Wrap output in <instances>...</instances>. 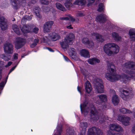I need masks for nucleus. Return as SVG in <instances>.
Returning a JSON list of instances; mask_svg holds the SVG:
<instances>
[{
	"instance_id": "1",
	"label": "nucleus",
	"mask_w": 135,
	"mask_h": 135,
	"mask_svg": "<svg viewBox=\"0 0 135 135\" xmlns=\"http://www.w3.org/2000/svg\"><path fill=\"white\" fill-rule=\"evenodd\" d=\"M119 49L120 47L118 45L112 42L106 44L103 47L104 52L109 56H113L119 52Z\"/></svg>"
},
{
	"instance_id": "2",
	"label": "nucleus",
	"mask_w": 135,
	"mask_h": 135,
	"mask_svg": "<svg viewBox=\"0 0 135 135\" xmlns=\"http://www.w3.org/2000/svg\"><path fill=\"white\" fill-rule=\"evenodd\" d=\"M107 63L109 71V72L106 73L105 77L108 80L111 82L117 80L120 77V76L118 75H116L114 71L115 66L114 64L108 61H107Z\"/></svg>"
},
{
	"instance_id": "3",
	"label": "nucleus",
	"mask_w": 135,
	"mask_h": 135,
	"mask_svg": "<svg viewBox=\"0 0 135 135\" xmlns=\"http://www.w3.org/2000/svg\"><path fill=\"white\" fill-rule=\"evenodd\" d=\"M90 113V118L93 120H97L100 118L101 120H100V122L102 123H103L106 119L104 115L99 113L94 107L91 108Z\"/></svg>"
},
{
	"instance_id": "4",
	"label": "nucleus",
	"mask_w": 135,
	"mask_h": 135,
	"mask_svg": "<svg viewBox=\"0 0 135 135\" xmlns=\"http://www.w3.org/2000/svg\"><path fill=\"white\" fill-rule=\"evenodd\" d=\"M74 39V36L73 34L70 33L65 38L64 41L60 42L62 48L65 50L69 47V44H71Z\"/></svg>"
},
{
	"instance_id": "5",
	"label": "nucleus",
	"mask_w": 135,
	"mask_h": 135,
	"mask_svg": "<svg viewBox=\"0 0 135 135\" xmlns=\"http://www.w3.org/2000/svg\"><path fill=\"white\" fill-rule=\"evenodd\" d=\"M110 128L112 131H108V135H122L121 134L115 133L113 131L117 132H122L123 131L122 128L119 125L115 123L110 124L109 126Z\"/></svg>"
},
{
	"instance_id": "6",
	"label": "nucleus",
	"mask_w": 135,
	"mask_h": 135,
	"mask_svg": "<svg viewBox=\"0 0 135 135\" xmlns=\"http://www.w3.org/2000/svg\"><path fill=\"white\" fill-rule=\"evenodd\" d=\"M102 80L98 79L94 83L95 89L98 93H102L104 92V87Z\"/></svg>"
},
{
	"instance_id": "7",
	"label": "nucleus",
	"mask_w": 135,
	"mask_h": 135,
	"mask_svg": "<svg viewBox=\"0 0 135 135\" xmlns=\"http://www.w3.org/2000/svg\"><path fill=\"white\" fill-rule=\"evenodd\" d=\"M13 8L16 9L18 8L21 5L25 7L26 4L25 0H11Z\"/></svg>"
},
{
	"instance_id": "8",
	"label": "nucleus",
	"mask_w": 135,
	"mask_h": 135,
	"mask_svg": "<svg viewBox=\"0 0 135 135\" xmlns=\"http://www.w3.org/2000/svg\"><path fill=\"white\" fill-rule=\"evenodd\" d=\"M88 135H102L103 132L99 128L93 127L88 129Z\"/></svg>"
},
{
	"instance_id": "9",
	"label": "nucleus",
	"mask_w": 135,
	"mask_h": 135,
	"mask_svg": "<svg viewBox=\"0 0 135 135\" xmlns=\"http://www.w3.org/2000/svg\"><path fill=\"white\" fill-rule=\"evenodd\" d=\"M5 52L8 54H11L13 52L12 45L9 42H7L4 45L3 47Z\"/></svg>"
},
{
	"instance_id": "10",
	"label": "nucleus",
	"mask_w": 135,
	"mask_h": 135,
	"mask_svg": "<svg viewBox=\"0 0 135 135\" xmlns=\"http://www.w3.org/2000/svg\"><path fill=\"white\" fill-rule=\"evenodd\" d=\"M25 42L26 40L20 37L17 38L15 43L16 48L17 49L21 48L25 44Z\"/></svg>"
},
{
	"instance_id": "11",
	"label": "nucleus",
	"mask_w": 135,
	"mask_h": 135,
	"mask_svg": "<svg viewBox=\"0 0 135 135\" xmlns=\"http://www.w3.org/2000/svg\"><path fill=\"white\" fill-rule=\"evenodd\" d=\"M120 96L125 100H127L129 97V93L127 90L120 89H119Z\"/></svg>"
},
{
	"instance_id": "12",
	"label": "nucleus",
	"mask_w": 135,
	"mask_h": 135,
	"mask_svg": "<svg viewBox=\"0 0 135 135\" xmlns=\"http://www.w3.org/2000/svg\"><path fill=\"white\" fill-rule=\"evenodd\" d=\"M54 23L53 22L50 21L45 23L44 25V32H50L52 26Z\"/></svg>"
},
{
	"instance_id": "13",
	"label": "nucleus",
	"mask_w": 135,
	"mask_h": 135,
	"mask_svg": "<svg viewBox=\"0 0 135 135\" xmlns=\"http://www.w3.org/2000/svg\"><path fill=\"white\" fill-rule=\"evenodd\" d=\"M0 27L2 30H4L7 28L6 20L3 17H0Z\"/></svg>"
},
{
	"instance_id": "14",
	"label": "nucleus",
	"mask_w": 135,
	"mask_h": 135,
	"mask_svg": "<svg viewBox=\"0 0 135 135\" xmlns=\"http://www.w3.org/2000/svg\"><path fill=\"white\" fill-rule=\"evenodd\" d=\"M83 43L86 45L87 47L90 49H93L94 47V43L91 41L89 40L87 38H83L82 40Z\"/></svg>"
},
{
	"instance_id": "15",
	"label": "nucleus",
	"mask_w": 135,
	"mask_h": 135,
	"mask_svg": "<svg viewBox=\"0 0 135 135\" xmlns=\"http://www.w3.org/2000/svg\"><path fill=\"white\" fill-rule=\"evenodd\" d=\"M88 104L87 101L86 100L84 102L83 104H81L80 106L81 110L82 113L84 112L86 115L89 110V108L87 107V106Z\"/></svg>"
},
{
	"instance_id": "16",
	"label": "nucleus",
	"mask_w": 135,
	"mask_h": 135,
	"mask_svg": "<svg viewBox=\"0 0 135 135\" xmlns=\"http://www.w3.org/2000/svg\"><path fill=\"white\" fill-rule=\"evenodd\" d=\"M107 18V16L104 14H101L98 16L96 17V20L101 23L105 22Z\"/></svg>"
},
{
	"instance_id": "17",
	"label": "nucleus",
	"mask_w": 135,
	"mask_h": 135,
	"mask_svg": "<svg viewBox=\"0 0 135 135\" xmlns=\"http://www.w3.org/2000/svg\"><path fill=\"white\" fill-rule=\"evenodd\" d=\"M91 37L94 39L95 38L98 41L103 42L104 41L103 37L97 33H93L92 34Z\"/></svg>"
},
{
	"instance_id": "18",
	"label": "nucleus",
	"mask_w": 135,
	"mask_h": 135,
	"mask_svg": "<svg viewBox=\"0 0 135 135\" xmlns=\"http://www.w3.org/2000/svg\"><path fill=\"white\" fill-rule=\"evenodd\" d=\"M124 65L125 67L127 69L135 70V64L132 61H129L126 62Z\"/></svg>"
},
{
	"instance_id": "19",
	"label": "nucleus",
	"mask_w": 135,
	"mask_h": 135,
	"mask_svg": "<svg viewBox=\"0 0 135 135\" xmlns=\"http://www.w3.org/2000/svg\"><path fill=\"white\" fill-rule=\"evenodd\" d=\"M80 54L82 56L86 58L90 57L89 53L88 50L85 49H83L80 50Z\"/></svg>"
},
{
	"instance_id": "20",
	"label": "nucleus",
	"mask_w": 135,
	"mask_h": 135,
	"mask_svg": "<svg viewBox=\"0 0 135 135\" xmlns=\"http://www.w3.org/2000/svg\"><path fill=\"white\" fill-rule=\"evenodd\" d=\"M130 38L132 41H135V28L131 29L129 31Z\"/></svg>"
},
{
	"instance_id": "21",
	"label": "nucleus",
	"mask_w": 135,
	"mask_h": 135,
	"mask_svg": "<svg viewBox=\"0 0 135 135\" xmlns=\"http://www.w3.org/2000/svg\"><path fill=\"white\" fill-rule=\"evenodd\" d=\"M22 32L25 34L28 33L31 31V27L28 25H24L21 28Z\"/></svg>"
},
{
	"instance_id": "22",
	"label": "nucleus",
	"mask_w": 135,
	"mask_h": 135,
	"mask_svg": "<svg viewBox=\"0 0 135 135\" xmlns=\"http://www.w3.org/2000/svg\"><path fill=\"white\" fill-rule=\"evenodd\" d=\"M49 37L53 41H56L59 38L60 36L58 34L53 32L50 33L49 35Z\"/></svg>"
},
{
	"instance_id": "23",
	"label": "nucleus",
	"mask_w": 135,
	"mask_h": 135,
	"mask_svg": "<svg viewBox=\"0 0 135 135\" xmlns=\"http://www.w3.org/2000/svg\"><path fill=\"white\" fill-rule=\"evenodd\" d=\"M69 56L71 57L72 59L75 58L76 56V53L75 49L73 48H70L68 52Z\"/></svg>"
},
{
	"instance_id": "24",
	"label": "nucleus",
	"mask_w": 135,
	"mask_h": 135,
	"mask_svg": "<svg viewBox=\"0 0 135 135\" xmlns=\"http://www.w3.org/2000/svg\"><path fill=\"white\" fill-rule=\"evenodd\" d=\"M112 37L116 41H120L122 40L121 37L117 33L113 32L112 33Z\"/></svg>"
},
{
	"instance_id": "25",
	"label": "nucleus",
	"mask_w": 135,
	"mask_h": 135,
	"mask_svg": "<svg viewBox=\"0 0 135 135\" xmlns=\"http://www.w3.org/2000/svg\"><path fill=\"white\" fill-rule=\"evenodd\" d=\"M12 29L17 34L19 35H20L21 32L20 28L16 24H14L13 25Z\"/></svg>"
},
{
	"instance_id": "26",
	"label": "nucleus",
	"mask_w": 135,
	"mask_h": 135,
	"mask_svg": "<svg viewBox=\"0 0 135 135\" xmlns=\"http://www.w3.org/2000/svg\"><path fill=\"white\" fill-rule=\"evenodd\" d=\"M86 90L88 93H89L92 90L91 84L89 81H87L85 84Z\"/></svg>"
},
{
	"instance_id": "27",
	"label": "nucleus",
	"mask_w": 135,
	"mask_h": 135,
	"mask_svg": "<svg viewBox=\"0 0 135 135\" xmlns=\"http://www.w3.org/2000/svg\"><path fill=\"white\" fill-rule=\"evenodd\" d=\"M60 19L61 20L70 21L72 22H74L75 21V19L69 15H68L66 17H61L60 18Z\"/></svg>"
},
{
	"instance_id": "28",
	"label": "nucleus",
	"mask_w": 135,
	"mask_h": 135,
	"mask_svg": "<svg viewBox=\"0 0 135 135\" xmlns=\"http://www.w3.org/2000/svg\"><path fill=\"white\" fill-rule=\"evenodd\" d=\"M112 101L114 105H116L119 103V100L117 95H114L112 97Z\"/></svg>"
},
{
	"instance_id": "29",
	"label": "nucleus",
	"mask_w": 135,
	"mask_h": 135,
	"mask_svg": "<svg viewBox=\"0 0 135 135\" xmlns=\"http://www.w3.org/2000/svg\"><path fill=\"white\" fill-rule=\"evenodd\" d=\"M61 2L63 0H57ZM73 0H66L65 2L64 3L66 7L68 8H69L70 7H72L73 4L71 3V2Z\"/></svg>"
},
{
	"instance_id": "30",
	"label": "nucleus",
	"mask_w": 135,
	"mask_h": 135,
	"mask_svg": "<svg viewBox=\"0 0 135 135\" xmlns=\"http://www.w3.org/2000/svg\"><path fill=\"white\" fill-rule=\"evenodd\" d=\"M126 73L131 75V78L135 80V71L131 70H126Z\"/></svg>"
},
{
	"instance_id": "31",
	"label": "nucleus",
	"mask_w": 135,
	"mask_h": 135,
	"mask_svg": "<svg viewBox=\"0 0 135 135\" xmlns=\"http://www.w3.org/2000/svg\"><path fill=\"white\" fill-rule=\"evenodd\" d=\"M66 135H75V133L72 128L69 127L66 130Z\"/></svg>"
},
{
	"instance_id": "32",
	"label": "nucleus",
	"mask_w": 135,
	"mask_h": 135,
	"mask_svg": "<svg viewBox=\"0 0 135 135\" xmlns=\"http://www.w3.org/2000/svg\"><path fill=\"white\" fill-rule=\"evenodd\" d=\"M130 118L129 117H124L122 121V123L124 125L127 126L129 125Z\"/></svg>"
},
{
	"instance_id": "33",
	"label": "nucleus",
	"mask_w": 135,
	"mask_h": 135,
	"mask_svg": "<svg viewBox=\"0 0 135 135\" xmlns=\"http://www.w3.org/2000/svg\"><path fill=\"white\" fill-rule=\"evenodd\" d=\"M56 8L61 11H65L66 10L65 8L61 4L59 3H57L56 4Z\"/></svg>"
},
{
	"instance_id": "34",
	"label": "nucleus",
	"mask_w": 135,
	"mask_h": 135,
	"mask_svg": "<svg viewBox=\"0 0 135 135\" xmlns=\"http://www.w3.org/2000/svg\"><path fill=\"white\" fill-rule=\"evenodd\" d=\"M62 125L60 124L58 125L57 128V132L55 133L54 135H60L61 134V132H62Z\"/></svg>"
},
{
	"instance_id": "35",
	"label": "nucleus",
	"mask_w": 135,
	"mask_h": 135,
	"mask_svg": "<svg viewBox=\"0 0 135 135\" xmlns=\"http://www.w3.org/2000/svg\"><path fill=\"white\" fill-rule=\"evenodd\" d=\"M104 9L105 6L104 4L101 3L99 4L97 10L98 12H102L104 10Z\"/></svg>"
},
{
	"instance_id": "36",
	"label": "nucleus",
	"mask_w": 135,
	"mask_h": 135,
	"mask_svg": "<svg viewBox=\"0 0 135 135\" xmlns=\"http://www.w3.org/2000/svg\"><path fill=\"white\" fill-rule=\"evenodd\" d=\"M33 11H34L36 15L39 18H40V15L39 12L40 9L38 7H35L33 8Z\"/></svg>"
},
{
	"instance_id": "37",
	"label": "nucleus",
	"mask_w": 135,
	"mask_h": 135,
	"mask_svg": "<svg viewBox=\"0 0 135 135\" xmlns=\"http://www.w3.org/2000/svg\"><path fill=\"white\" fill-rule=\"evenodd\" d=\"M120 111L121 112L124 114L132 113V112L131 110L124 108L120 109Z\"/></svg>"
},
{
	"instance_id": "38",
	"label": "nucleus",
	"mask_w": 135,
	"mask_h": 135,
	"mask_svg": "<svg viewBox=\"0 0 135 135\" xmlns=\"http://www.w3.org/2000/svg\"><path fill=\"white\" fill-rule=\"evenodd\" d=\"M88 62L90 64L94 65L100 62L99 60H88Z\"/></svg>"
},
{
	"instance_id": "39",
	"label": "nucleus",
	"mask_w": 135,
	"mask_h": 135,
	"mask_svg": "<svg viewBox=\"0 0 135 135\" xmlns=\"http://www.w3.org/2000/svg\"><path fill=\"white\" fill-rule=\"evenodd\" d=\"M101 100L102 102L106 101L107 100V97L104 94H101L98 95Z\"/></svg>"
},
{
	"instance_id": "40",
	"label": "nucleus",
	"mask_w": 135,
	"mask_h": 135,
	"mask_svg": "<svg viewBox=\"0 0 135 135\" xmlns=\"http://www.w3.org/2000/svg\"><path fill=\"white\" fill-rule=\"evenodd\" d=\"M38 39L37 38H36L35 39L33 43L30 45V47L31 48H33L35 46L37 45V44L38 43Z\"/></svg>"
},
{
	"instance_id": "41",
	"label": "nucleus",
	"mask_w": 135,
	"mask_h": 135,
	"mask_svg": "<svg viewBox=\"0 0 135 135\" xmlns=\"http://www.w3.org/2000/svg\"><path fill=\"white\" fill-rule=\"evenodd\" d=\"M80 126L82 129H86L87 126V123L86 122H82L81 121L80 122Z\"/></svg>"
},
{
	"instance_id": "42",
	"label": "nucleus",
	"mask_w": 135,
	"mask_h": 135,
	"mask_svg": "<svg viewBox=\"0 0 135 135\" xmlns=\"http://www.w3.org/2000/svg\"><path fill=\"white\" fill-rule=\"evenodd\" d=\"M31 19V17L29 16H24L21 20V22L25 21L26 20L30 21Z\"/></svg>"
},
{
	"instance_id": "43",
	"label": "nucleus",
	"mask_w": 135,
	"mask_h": 135,
	"mask_svg": "<svg viewBox=\"0 0 135 135\" xmlns=\"http://www.w3.org/2000/svg\"><path fill=\"white\" fill-rule=\"evenodd\" d=\"M81 73L85 76H86L88 75V71L84 69L80 68V70Z\"/></svg>"
},
{
	"instance_id": "44",
	"label": "nucleus",
	"mask_w": 135,
	"mask_h": 135,
	"mask_svg": "<svg viewBox=\"0 0 135 135\" xmlns=\"http://www.w3.org/2000/svg\"><path fill=\"white\" fill-rule=\"evenodd\" d=\"M45 9H46L47 10H44V11L45 12H47L48 11V10H49L50 11H51L54 14V13L56 11L54 9V8L52 7H51V8L49 9V8L48 7H46V8Z\"/></svg>"
},
{
	"instance_id": "45",
	"label": "nucleus",
	"mask_w": 135,
	"mask_h": 135,
	"mask_svg": "<svg viewBox=\"0 0 135 135\" xmlns=\"http://www.w3.org/2000/svg\"><path fill=\"white\" fill-rule=\"evenodd\" d=\"M95 1V0H88V3L87 5V6L89 7L91 6Z\"/></svg>"
},
{
	"instance_id": "46",
	"label": "nucleus",
	"mask_w": 135,
	"mask_h": 135,
	"mask_svg": "<svg viewBox=\"0 0 135 135\" xmlns=\"http://www.w3.org/2000/svg\"><path fill=\"white\" fill-rule=\"evenodd\" d=\"M76 16L78 17H81L84 16V14L83 12H78L76 14Z\"/></svg>"
},
{
	"instance_id": "47",
	"label": "nucleus",
	"mask_w": 135,
	"mask_h": 135,
	"mask_svg": "<svg viewBox=\"0 0 135 135\" xmlns=\"http://www.w3.org/2000/svg\"><path fill=\"white\" fill-rule=\"evenodd\" d=\"M124 117H124L122 115H119L118 116L117 119L118 121L122 122Z\"/></svg>"
},
{
	"instance_id": "48",
	"label": "nucleus",
	"mask_w": 135,
	"mask_h": 135,
	"mask_svg": "<svg viewBox=\"0 0 135 135\" xmlns=\"http://www.w3.org/2000/svg\"><path fill=\"white\" fill-rule=\"evenodd\" d=\"M86 1L85 0H80V5L83 6L86 3Z\"/></svg>"
},
{
	"instance_id": "49",
	"label": "nucleus",
	"mask_w": 135,
	"mask_h": 135,
	"mask_svg": "<svg viewBox=\"0 0 135 135\" xmlns=\"http://www.w3.org/2000/svg\"><path fill=\"white\" fill-rule=\"evenodd\" d=\"M40 1L42 4L47 5L49 4V2L46 0H40Z\"/></svg>"
},
{
	"instance_id": "50",
	"label": "nucleus",
	"mask_w": 135,
	"mask_h": 135,
	"mask_svg": "<svg viewBox=\"0 0 135 135\" xmlns=\"http://www.w3.org/2000/svg\"><path fill=\"white\" fill-rule=\"evenodd\" d=\"M107 28H113L114 27V25L111 23H109L108 24V26H107Z\"/></svg>"
},
{
	"instance_id": "51",
	"label": "nucleus",
	"mask_w": 135,
	"mask_h": 135,
	"mask_svg": "<svg viewBox=\"0 0 135 135\" xmlns=\"http://www.w3.org/2000/svg\"><path fill=\"white\" fill-rule=\"evenodd\" d=\"M1 58L3 59H6L7 58V56L4 54H2L0 55Z\"/></svg>"
},
{
	"instance_id": "52",
	"label": "nucleus",
	"mask_w": 135,
	"mask_h": 135,
	"mask_svg": "<svg viewBox=\"0 0 135 135\" xmlns=\"http://www.w3.org/2000/svg\"><path fill=\"white\" fill-rule=\"evenodd\" d=\"M73 4L80 5V0H77L75 1L73 3Z\"/></svg>"
},
{
	"instance_id": "53",
	"label": "nucleus",
	"mask_w": 135,
	"mask_h": 135,
	"mask_svg": "<svg viewBox=\"0 0 135 135\" xmlns=\"http://www.w3.org/2000/svg\"><path fill=\"white\" fill-rule=\"evenodd\" d=\"M86 131V129H82L80 132V135H85Z\"/></svg>"
},
{
	"instance_id": "54",
	"label": "nucleus",
	"mask_w": 135,
	"mask_h": 135,
	"mask_svg": "<svg viewBox=\"0 0 135 135\" xmlns=\"http://www.w3.org/2000/svg\"><path fill=\"white\" fill-rule=\"evenodd\" d=\"M18 55L17 53H15L13 55V59H17L18 58Z\"/></svg>"
},
{
	"instance_id": "55",
	"label": "nucleus",
	"mask_w": 135,
	"mask_h": 135,
	"mask_svg": "<svg viewBox=\"0 0 135 135\" xmlns=\"http://www.w3.org/2000/svg\"><path fill=\"white\" fill-rule=\"evenodd\" d=\"M38 30V28L37 27H36L34 28V29H33V31L34 33H37Z\"/></svg>"
},
{
	"instance_id": "56",
	"label": "nucleus",
	"mask_w": 135,
	"mask_h": 135,
	"mask_svg": "<svg viewBox=\"0 0 135 135\" xmlns=\"http://www.w3.org/2000/svg\"><path fill=\"white\" fill-rule=\"evenodd\" d=\"M17 66V65H16V66H13V67L9 71V72L8 74V75L11 73V72L13 71L15 68H16V67Z\"/></svg>"
},
{
	"instance_id": "57",
	"label": "nucleus",
	"mask_w": 135,
	"mask_h": 135,
	"mask_svg": "<svg viewBox=\"0 0 135 135\" xmlns=\"http://www.w3.org/2000/svg\"><path fill=\"white\" fill-rule=\"evenodd\" d=\"M131 131L133 133H135V124L132 127V129L131 130Z\"/></svg>"
},
{
	"instance_id": "58",
	"label": "nucleus",
	"mask_w": 135,
	"mask_h": 135,
	"mask_svg": "<svg viewBox=\"0 0 135 135\" xmlns=\"http://www.w3.org/2000/svg\"><path fill=\"white\" fill-rule=\"evenodd\" d=\"M61 57L62 58H63L64 59H68L65 55H64L61 54Z\"/></svg>"
},
{
	"instance_id": "59",
	"label": "nucleus",
	"mask_w": 135,
	"mask_h": 135,
	"mask_svg": "<svg viewBox=\"0 0 135 135\" xmlns=\"http://www.w3.org/2000/svg\"><path fill=\"white\" fill-rule=\"evenodd\" d=\"M12 62H11V61L9 62H8L7 64L5 65V67L6 68H7L9 66H10L11 65V64H12Z\"/></svg>"
},
{
	"instance_id": "60",
	"label": "nucleus",
	"mask_w": 135,
	"mask_h": 135,
	"mask_svg": "<svg viewBox=\"0 0 135 135\" xmlns=\"http://www.w3.org/2000/svg\"><path fill=\"white\" fill-rule=\"evenodd\" d=\"M49 41L48 38L47 37H46L45 38H44V42H47Z\"/></svg>"
},
{
	"instance_id": "61",
	"label": "nucleus",
	"mask_w": 135,
	"mask_h": 135,
	"mask_svg": "<svg viewBox=\"0 0 135 135\" xmlns=\"http://www.w3.org/2000/svg\"><path fill=\"white\" fill-rule=\"evenodd\" d=\"M33 40V38L31 37L28 39V41H27V42L28 43L30 42L31 41H32Z\"/></svg>"
},
{
	"instance_id": "62",
	"label": "nucleus",
	"mask_w": 135,
	"mask_h": 135,
	"mask_svg": "<svg viewBox=\"0 0 135 135\" xmlns=\"http://www.w3.org/2000/svg\"><path fill=\"white\" fill-rule=\"evenodd\" d=\"M46 49L51 52H54L53 50L51 48L49 47H46Z\"/></svg>"
},
{
	"instance_id": "63",
	"label": "nucleus",
	"mask_w": 135,
	"mask_h": 135,
	"mask_svg": "<svg viewBox=\"0 0 135 135\" xmlns=\"http://www.w3.org/2000/svg\"><path fill=\"white\" fill-rule=\"evenodd\" d=\"M3 65V62L1 61L0 60V67L2 66Z\"/></svg>"
},
{
	"instance_id": "64",
	"label": "nucleus",
	"mask_w": 135,
	"mask_h": 135,
	"mask_svg": "<svg viewBox=\"0 0 135 135\" xmlns=\"http://www.w3.org/2000/svg\"><path fill=\"white\" fill-rule=\"evenodd\" d=\"M67 28L68 29H72L73 28V27H71V25L68 26H67Z\"/></svg>"
}]
</instances>
